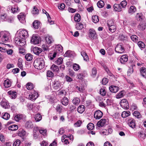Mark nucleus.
Here are the masks:
<instances>
[{
	"label": "nucleus",
	"instance_id": "37",
	"mask_svg": "<svg viewBox=\"0 0 146 146\" xmlns=\"http://www.w3.org/2000/svg\"><path fill=\"white\" fill-rule=\"evenodd\" d=\"M11 11L13 13H15L19 12V9L17 6H15L12 7Z\"/></svg>",
	"mask_w": 146,
	"mask_h": 146
},
{
	"label": "nucleus",
	"instance_id": "2",
	"mask_svg": "<svg viewBox=\"0 0 146 146\" xmlns=\"http://www.w3.org/2000/svg\"><path fill=\"white\" fill-rule=\"evenodd\" d=\"M53 47H54V51L56 52L59 54H62L63 50V48L62 46L60 44L55 45L53 46Z\"/></svg>",
	"mask_w": 146,
	"mask_h": 146
},
{
	"label": "nucleus",
	"instance_id": "63",
	"mask_svg": "<svg viewBox=\"0 0 146 146\" xmlns=\"http://www.w3.org/2000/svg\"><path fill=\"white\" fill-rule=\"evenodd\" d=\"M107 24L108 27L114 25V23L113 20H108L107 22Z\"/></svg>",
	"mask_w": 146,
	"mask_h": 146
},
{
	"label": "nucleus",
	"instance_id": "25",
	"mask_svg": "<svg viewBox=\"0 0 146 146\" xmlns=\"http://www.w3.org/2000/svg\"><path fill=\"white\" fill-rule=\"evenodd\" d=\"M40 26V23L37 21H35L33 23V26L34 28L38 29Z\"/></svg>",
	"mask_w": 146,
	"mask_h": 146
},
{
	"label": "nucleus",
	"instance_id": "38",
	"mask_svg": "<svg viewBox=\"0 0 146 146\" xmlns=\"http://www.w3.org/2000/svg\"><path fill=\"white\" fill-rule=\"evenodd\" d=\"M80 99L77 98H75L72 100V102L74 105H78L80 103Z\"/></svg>",
	"mask_w": 146,
	"mask_h": 146
},
{
	"label": "nucleus",
	"instance_id": "40",
	"mask_svg": "<svg viewBox=\"0 0 146 146\" xmlns=\"http://www.w3.org/2000/svg\"><path fill=\"white\" fill-rule=\"evenodd\" d=\"M109 30L112 33L115 32L116 30V27L114 25L108 27Z\"/></svg>",
	"mask_w": 146,
	"mask_h": 146
},
{
	"label": "nucleus",
	"instance_id": "18",
	"mask_svg": "<svg viewBox=\"0 0 146 146\" xmlns=\"http://www.w3.org/2000/svg\"><path fill=\"white\" fill-rule=\"evenodd\" d=\"M4 86L6 88L10 87L11 85V83L9 79H7L4 82Z\"/></svg>",
	"mask_w": 146,
	"mask_h": 146
},
{
	"label": "nucleus",
	"instance_id": "19",
	"mask_svg": "<svg viewBox=\"0 0 146 146\" xmlns=\"http://www.w3.org/2000/svg\"><path fill=\"white\" fill-rule=\"evenodd\" d=\"M113 8L115 11L120 12L121 11V8L120 4H115L113 5Z\"/></svg>",
	"mask_w": 146,
	"mask_h": 146
},
{
	"label": "nucleus",
	"instance_id": "32",
	"mask_svg": "<svg viewBox=\"0 0 146 146\" xmlns=\"http://www.w3.org/2000/svg\"><path fill=\"white\" fill-rule=\"evenodd\" d=\"M18 128V127L17 125H13L9 126L8 127V129L9 130L14 131L17 130Z\"/></svg>",
	"mask_w": 146,
	"mask_h": 146
},
{
	"label": "nucleus",
	"instance_id": "7",
	"mask_svg": "<svg viewBox=\"0 0 146 146\" xmlns=\"http://www.w3.org/2000/svg\"><path fill=\"white\" fill-rule=\"evenodd\" d=\"M31 50H33L34 53L36 55H39L42 51V49L37 47H34L31 48Z\"/></svg>",
	"mask_w": 146,
	"mask_h": 146
},
{
	"label": "nucleus",
	"instance_id": "30",
	"mask_svg": "<svg viewBox=\"0 0 146 146\" xmlns=\"http://www.w3.org/2000/svg\"><path fill=\"white\" fill-rule=\"evenodd\" d=\"M8 94L10 95L12 99H15L16 97V92L15 91H9L8 92Z\"/></svg>",
	"mask_w": 146,
	"mask_h": 146
},
{
	"label": "nucleus",
	"instance_id": "50",
	"mask_svg": "<svg viewBox=\"0 0 146 146\" xmlns=\"http://www.w3.org/2000/svg\"><path fill=\"white\" fill-rule=\"evenodd\" d=\"M26 87L28 90H31L33 88V85L31 83H28L27 84Z\"/></svg>",
	"mask_w": 146,
	"mask_h": 146
},
{
	"label": "nucleus",
	"instance_id": "26",
	"mask_svg": "<svg viewBox=\"0 0 146 146\" xmlns=\"http://www.w3.org/2000/svg\"><path fill=\"white\" fill-rule=\"evenodd\" d=\"M33 127L32 122L30 121L27 122L25 124V127L27 129H30Z\"/></svg>",
	"mask_w": 146,
	"mask_h": 146
},
{
	"label": "nucleus",
	"instance_id": "22",
	"mask_svg": "<svg viewBox=\"0 0 146 146\" xmlns=\"http://www.w3.org/2000/svg\"><path fill=\"white\" fill-rule=\"evenodd\" d=\"M1 117L5 120H8L10 118V115L7 113H2Z\"/></svg>",
	"mask_w": 146,
	"mask_h": 146
},
{
	"label": "nucleus",
	"instance_id": "10",
	"mask_svg": "<svg viewBox=\"0 0 146 146\" xmlns=\"http://www.w3.org/2000/svg\"><path fill=\"white\" fill-rule=\"evenodd\" d=\"M41 40L40 37H32L31 41L34 44H39Z\"/></svg>",
	"mask_w": 146,
	"mask_h": 146
},
{
	"label": "nucleus",
	"instance_id": "58",
	"mask_svg": "<svg viewBox=\"0 0 146 146\" xmlns=\"http://www.w3.org/2000/svg\"><path fill=\"white\" fill-rule=\"evenodd\" d=\"M22 118V116L20 115H16L14 117L15 120L17 121H18Z\"/></svg>",
	"mask_w": 146,
	"mask_h": 146
},
{
	"label": "nucleus",
	"instance_id": "14",
	"mask_svg": "<svg viewBox=\"0 0 146 146\" xmlns=\"http://www.w3.org/2000/svg\"><path fill=\"white\" fill-rule=\"evenodd\" d=\"M128 60V57L126 55H122L120 58V61L121 64H124Z\"/></svg>",
	"mask_w": 146,
	"mask_h": 146
},
{
	"label": "nucleus",
	"instance_id": "28",
	"mask_svg": "<svg viewBox=\"0 0 146 146\" xmlns=\"http://www.w3.org/2000/svg\"><path fill=\"white\" fill-rule=\"evenodd\" d=\"M0 19L2 21H6L7 19V14L5 13H0Z\"/></svg>",
	"mask_w": 146,
	"mask_h": 146
},
{
	"label": "nucleus",
	"instance_id": "36",
	"mask_svg": "<svg viewBox=\"0 0 146 146\" xmlns=\"http://www.w3.org/2000/svg\"><path fill=\"white\" fill-rule=\"evenodd\" d=\"M136 11V9L134 6H131L130 7L128 12L129 13L132 14Z\"/></svg>",
	"mask_w": 146,
	"mask_h": 146
},
{
	"label": "nucleus",
	"instance_id": "13",
	"mask_svg": "<svg viewBox=\"0 0 146 146\" xmlns=\"http://www.w3.org/2000/svg\"><path fill=\"white\" fill-rule=\"evenodd\" d=\"M53 88L56 90H58L60 88V85L59 82L58 81H55L53 83Z\"/></svg>",
	"mask_w": 146,
	"mask_h": 146
},
{
	"label": "nucleus",
	"instance_id": "48",
	"mask_svg": "<svg viewBox=\"0 0 146 146\" xmlns=\"http://www.w3.org/2000/svg\"><path fill=\"white\" fill-rule=\"evenodd\" d=\"M42 48L44 51H47L49 50V46L45 44L42 45Z\"/></svg>",
	"mask_w": 146,
	"mask_h": 146
},
{
	"label": "nucleus",
	"instance_id": "59",
	"mask_svg": "<svg viewBox=\"0 0 146 146\" xmlns=\"http://www.w3.org/2000/svg\"><path fill=\"white\" fill-rule=\"evenodd\" d=\"M123 91H122L116 96L117 98H119L122 97L123 96Z\"/></svg>",
	"mask_w": 146,
	"mask_h": 146
},
{
	"label": "nucleus",
	"instance_id": "42",
	"mask_svg": "<svg viewBox=\"0 0 146 146\" xmlns=\"http://www.w3.org/2000/svg\"><path fill=\"white\" fill-rule=\"evenodd\" d=\"M133 115L135 117L139 118L141 117V115L140 113L137 111H135L133 113Z\"/></svg>",
	"mask_w": 146,
	"mask_h": 146
},
{
	"label": "nucleus",
	"instance_id": "41",
	"mask_svg": "<svg viewBox=\"0 0 146 146\" xmlns=\"http://www.w3.org/2000/svg\"><path fill=\"white\" fill-rule=\"evenodd\" d=\"M89 33L90 35L91 36H95L96 35V31L93 29H91L89 30Z\"/></svg>",
	"mask_w": 146,
	"mask_h": 146
},
{
	"label": "nucleus",
	"instance_id": "45",
	"mask_svg": "<svg viewBox=\"0 0 146 146\" xmlns=\"http://www.w3.org/2000/svg\"><path fill=\"white\" fill-rule=\"evenodd\" d=\"M35 118L36 121L38 122L41 119L42 117L40 114H38L35 115Z\"/></svg>",
	"mask_w": 146,
	"mask_h": 146
},
{
	"label": "nucleus",
	"instance_id": "49",
	"mask_svg": "<svg viewBox=\"0 0 146 146\" xmlns=\"http://www.w3.org/2000/svg\"><path fill=\"white\" fill-rule=\"evenodd\" d=\"M39 12V10L37 9V8L35 6L34 7L32 11V13L33 14H37Z\"/></svg>",
	"mask_w": 146,
	"mask_h": 146
},
{
	"label": "nucleus",
	"instance_id": "1",
	"mask_svg": "<svg viewBox=\"0 0 146 146\" xmlns=\"http://www.w3.org/2000/svg\"><path fill=\"white\" fill-rule=\"evenodd\" d=\"M33 65L36 69H41L43 68L44 61L42 58H38L34 61Z\"/></svg>",
	"mask_w": 146,
	"mask_h": 146
},
{
	"label": "nucleus",
	"instance_id": "9",
	"mask_svg": "<svg viewBox=\"0 0 146 146\" xmlns=\"http://www.w3.org/2000/svg\"><path fill=\"white\" fill-rule=\"evenodd\" d=\"M0 104L1 106L5 109L8 108L9 106L7 101L5 100H2L0 102Z\"/></svg>",
	"mask_w": 146,
	"mask_h": 146
},
{
	"label": "nucleus",
	"instance_id": "53",
	"mask_svg": "<svg viewBox=\"0 0 146 146\" xmlns=\"http://www.w3.org/2000/svg\"><path fill=\"white\" fill-rule=\"evenodd\" d=\"M146 134L142 131H140L139 133V137L143 139H144L145 137Z\"/></svg>",
	"mask_w": 146,
	"mask_h": 146
},
{
	"label": "nucleus",
	"instance_id": "23",
	"mask_svg": "<svg viewBox=\"0 0 146 146\" xmlns=\"http://www.w3.org/2000/svg\"><path fill=\"white\" fill-rule=\"evenodd\" d=\"M50 69L55 72H58L59 71L58 67L54 64L50 67Z\"/></svg>",
	"mask_w": 146,
	"mask_h": 146
},
{
	"label": "nucleus",
	"instance_id": "62",
	"mask_svg": "<svg viewBox=\"0 0 146 146\" xmlns=\"http://www.w3.org/2000/svg\"><path fill=\"white\" fill-rule=\"evenodd\" d=\"M100 93L103 96H105L106 94L105 90L104 89L101 88L100 90Z\"/></svg>",
	"mask_w": 146,
	"mask_h": 146
},
{
	"label": "nucleus",
	"instance_id": "51",
	"mask_svg": "<svg viewBox=\"0 0 146 146\" xmlns=\"http://www.w3.org/2000/svg\"><path fill=\"white\" fill-rule=\"evenodd\" d=\"M63 59L61 58H58L55 62L58 65H60L62 64L63 62Z\"/></svg>",
	"mask_w": 146,
	"mask_h": 146
},
{
	"label": "nucleus",
	"instance_id": "27",
	"mask_svg": "<svg viewBox=\"0 0 146 146\" xmlns=\"http://www.w3.org/2000/svg\"><path fill=\"white\" fill-rule=\"evenodd\" d=\"M140 71L141 75L144 77H146V68L142 67L140 68Z\"/></svg>",
	"mask_w": 146,
	"mask_h": 146
},
{
	"label": "nucleus",
	"instance_id": "17",
	"mask_svg": "<svg viewBox=\"0 0 146 146\" xmlns=\"http://www.w3.org/2000/svg\"><path fill=\"white\" fill-rule=\"evenodd\" d=\"M28 35V33L25 30H21L19 33V36H27Z\"/></svg>",
	"mask_w": 146,
	"mask_h": 146
},
{
	"label": "nucleus",
	"instance_id": "35",
	"mask_svg": "<svg viewBox=\"0 0 146 146\" xmlns=\"http://www.w3.org/2000/svg\"><path fill=\"white\" fill-rule=\"evenodd\" d=\"M74 21L77 22H79L81 19L80 16L79 14L77 13L75 15L74 17Z\"/></svg>",
	"mask_w": 146,
	"mask_h": 146
},
{
	"label": "nucleus",
	"instance_id": "31",
	"mask_svg": "<svg viewBox=\"0 0 146 146\" xmlns=\"http://www.w3.org/2000/svg\"><path fill=\"white\" fill-rule=\"evenodd\" d=\"M62 104L64 106H66L68 104V100L66 97H64L61 101Z\"/></svg>",
	"mask_w": 146,
	"mask_h": 146
},
{
	"label": "nucleus",
	"instance_id": "3",
	"mask_svg": "<svg viewBox=\"0 0 146 146\" xmlns=\"http://www.w3.org/2000/svg\"><path fill=\"white\" fill-rule=\"evenodd\" d=\"M120 105L121 107L125 109H128L129 108V106L127 100L124 99L121 100L120 102Z\"/></svg>",
	"mask_w": 146,
	"mask_h": 146
},
{
	"label": "nucleus",
	"instance_id": "44",
	"mask_svg": "<svg viewBox=\"0 0 146 146\" xmlns=\"http://www.w3.org/2000/svg\"><path fill=\"white\" fill-rule=\"evenodd\" d=\"M53 52H54L53 54H52V53H50V54H51V55H50V59L51 60H53L54 58H55L56 57V55H59V54H58V53H57L55 51H54Z\"/></svg>",
	"mask_w": 146,
	"mask_h": 146
},
{
	"label": "nucleus",
	"instance_id": "52",
	"mask_svg": "<svg viewBox=\"0 0 146 146\" xmlns=\"http://www.w3.org/2000/svg\"><path fill=\"white\" fill-rule=\"evenodd\" d=\"M138 45L139 47L144 48L145 47V44L142 41H139L138 42Z\"/></svg>",
	"mask_w": 146,
	"mask_h": 146
},
{
	"label": "nucleus",
	"instance_id": "60",
	"mask_svg": "<svg viewBox=\"0 0 146 146\" xmlns=\"http://www.w3.org/2000/svg\"><path fill=\"white\" fill-rule=\"evenodd\" d=\"M82 123V121L81 120H79L74 124V125L76 127H80Z\"/></svg>",
	"mask_w": 146,
	"mask_h": 146
},
{
	"label": "nucleus",
	"instance_id": "15",
	"mask_svg": "<svg viewBox=\"0 0 146 146\" xmlns=\"http://www.w3.org/2000/svg\"><path fill=\"white\" fill-rule=\"evenodd\" d=\"M74 54V53L73 51L68 50L64 54V56L66 57H70L73 56Z\"/></svg>",
	"mask_w": 146,
	"mask_h": 146
},
{
	"label": "nucleus",
	"instance_id": "24",
	"mask_svg": "<svg viewBox=\"0 0 146 146\" xmlns=\"http://www.w3.org/2000/svg\"><path fill=\"white\" fill-rule=\"evenodd\" d=\"M85 107L83 105H80L77 109L78 111L80 113H83L85 110Z\"/></svg>",
	"mask_w": 146,
	"mask_h": 146
},
{
	"label": "nucleus",
	"instance_id": "39",
	"mask_svg": "<svg viewBox=\"0 0 146 146\" xmlns=\"http://www.w3.org/2000/svg\"><path fill=\"white\" fill-rule=\"evenodd\" d=\"M92 20L94 23H96L99 21L98 17L96 15L93 16L92 17Z\"/></svg>",
	"mask_w": 146,
	"mask_h": 146
},
{
	"label": "nucleus",
	"instance_id": "21",
	"mask_svg": "<svg viewBox=\"0 0 146 146\" xmlns=\"http://www.w3.org/2000/svg\"><path fill=\"white\" fill-rule=\"evenodd\" d=\"M19 42H17V44L20 46H23L25 44V40L24 38L21 37H20Z\"/></svg>",
	"mask_w": 146,
	"mask_h": 146
},
{
	"label": "nucleus",
	"instance_id": "20",
	"mask_svg": "<svg viewBox=\"0 0 146 146\" xmlns=\"http://www.w3.org/2000/svg\"><path fill=\"white\" fill-rule=\"evenodd\" d=\"M46 42L48 44H50L53 42L54 40L52 37H45Z\"/></svg>",
	"mask_w": 146,
	"mask_h": 146
},
{
	"label": "nucleus",
	"instance_id": "5",
	"mask_svg": "<svg viewBox=\"0 0 146 146\" xmlns=\"http://www.w3.org/2000/svg\"><path fill=\"white\" fill-rule=\"evenodd\" d=\"M103 115L102 112L100 110L96 111L94 114V117L97 119H100Z\"/></svg>",
	"mask_w": 146,
	"mask_h": 146
},
{
	"label": "nucleus",
	"instance_id": "4",
	"mask_svg": "<svg viewBox=\"0 0 146 146\" xmlns=\"http://www.w3.org/2000/svg\"><path fill=\"white\" fill-rule=\"evenodd\" d=\"M115 50L117 53H122L124 52L125 49L122 45L120 44H118L115 48Z\"/></svg>",
	"mask_w": 146,
	"mask_h": 146
},
{
	"label": "nucleus",
	"instance_id": "16",
	"mask_svg": "<svg viewBox=\"0 0 146 146\" xmlns=\"http://www.w3.org/2000/svg\"><path fill=\"white\" fill-rule=\"evenodd\" d=\"M106 120L105 119H102L99 121L97 123V125L98 127H100L104 126L106 122Z\"/></svg>",
	"mask_w": 146,
	"mask_h": 146
},
{
	"label": "nucleus",
	"instance_id": "56",
	"mask_svg": "<svg viewBox=\"0 0 146 146\" xmlns=\"http://www.w3.org/2000/svg\"><path fill=\"white\" fill-rule=\"evenodd\" d=\"M73 68L75 71H77L80 69V66L76 64H74L73 65Z\"/></svg>",
	"mask_w": 146,
	"mask_h": 146
},
{
	"label": "nucleus",
	"instance_id": "47",
	"mask_svg": "<svg viewBox=\"0 0 146 146\" xmlns=\"http://www.w3.org/2000/svg\"><path fill=\"white\" fill-rule=\"evenodd\" d=\"M94 127V124L92 123H89L87 126V128L88 130H92Z\"/></svg>",
	"mask_w": 146,
	"mask_h": 146
},
{
	"label": "nucleus",
	"instance_id": "6",
	"mask_svg": "<svg viewBox=\"0 0 146 146\" xmlns=\"http://www.w3.org/2000/svg\"><path fill=\"white\" fill-rule=\"evenodd\" d=\"M19 21L22 23H24L25 22V15L24 13H21L18 16Z\"/></svg>",
	"mask_w": 146,
	"mask_h": 146
},
{
	"label": "nucleus",
	"instance_id": "11",
	"mask_svg": "<svg viewBox=\"0 0 146 146\" xmlns=\"http://www.w3.org/2000/svg\"><path fill=\"white\" fill-rule=\"evenodd\" d=\"M129 126L132 128H134L135 126V120L133 119H129L128 121Z\"/></svg>",
	"mask_w": 146,
	"mask_h": 146
},
{
	"label": "nucleus",
	"instance_id": "8",
	"mask_svg": "<svg viewBox=\"0 0 146 146\" xmlns=\"http://www.w3.org/2000/svg\"><path fill=\"white\" fill-rule=\"evenodd\" d=\"M38 97V94L37 92L35 91L33 93L29 95L28 98L32 101L35 100Z\"/></svg>",
	"mask_w": 146,
	"mask_h": 146
},
{
	"label": "nucleus",
	"instance_id": "57",
	"mask_svg": "<svg viewBox=\"0 0 146 146\" xmlns=\"http://www.w3.org/2000/svg\"><path fill=\"white\" fill-rule=\"evenodd\" d=\"M39 131L40 133L42 134L43 135H45L46 132V129H44L42 128H40L39 129Z\"/></svg>",
	"mask_w": 146,
	"mask_h": 146
},
{
	"label": "nucleus",
	"instance_id": "29",
	"mask_svg": "<svg viewBox=\"0 0 146 146\" xmlns=\"http://www.w3.org/2000/svg\"><path fill=\"white\" fill-rule=\"evenodd\" d=\"M130 115V112L129 111H125L123 112L121 114L122 117L125 118Z\"/></svg>",
	"mask_w": 146,
	"mask_h": 146
},
{
	"label": "nucleus",
	"instance_id": "34",
	"mask_svg": "<svg viewBox=\"0 0 146 146\" xmlns=\"http://www.w3.org/2000/svg\"><path fill=\"white\" fill-rule=\"evenodd\" d=\"M136 17L137 20L140 21L142 20L143 16L141 13H139L137 14Z\"/></svg>",
	"mask_w": 146,
	"mask_h": 146
},
{
	"label": "nucleus",
	"instance_id": "55",
	"mask_svg": "<svg viewBox=\"0 0 146 146\" xmlns=\"http://www.w3.org/2000/svg\"><path fill=\"white\" fill-rule=\"evenodd\" d=\"M21 143L19 139L16 140L13 143V146H19Z\"/></svg>",
	"mask_w": 146,
	"mask_h": 146
},
{
	"label": "nucleus",
	"instance_id": "46",
	"mask_svg": "<svg viewBox=\"0 0 146 146\" xmlns=\"http://www.w3.org/2000/svg\"><path fill=\"white\" fill-rule=\"evenodd\" d=\"M26 132L23 130H20L18 133V135L21 137L24 136Z\"/></svg>",
	"mask_w": 146,
	"mask_h": 146
},
{
	"label": "nucleus",
	"instance_id": "61",
	"mask_svg": "<svg viewBox=\"0 0 146 146\" xmlns=\"http://www.w3.org/2000/svg\"><path fill=\"white\" fill-rule=\"evenodd\" d=\"M127 4V2L126 1H122L120 3V4L122 7L124 8L126 6Z\"/></svg>",
	"mask_w": 146,
	"mask_h": 146
},
{
	"label": "nucleus",
	"instance_id": "33",
	"mask_svg": "<svg viewBox=\"0 0 146 146\" xmlns=\"http://www.w3.org/2000/svg\"><path fill=\"white\" fill-rule=\"evenodd\" d=\"M25 58L26 60L27 61H31L33 59L32 55L29 53L26 54L25 56Z\"/></svg>",
	"mask_w": 146,
	"mask_h": 146
},
{
	"label": "nucleus",
	"instance_id": "64",
	"mask_svg": "<svg viewBox=\"0 0 146 146\" xmlns=\"http://www.w3.org/2000/svg\"><path fill=\"white\" fill-rule=\"evenodd\" d=\"M3 36H10V34L7 31H3Z\"/></svg>",
	"mask_w": 146,
	"mask_h": 146
},
{
	"label": "nucleus",
	"instance_id": "54",
	"mask_svg": "<svg viewBox=\"0 0 146 146\" xmlns=\"http://www.w3.org/2000/svg\"><path fill=\"white\" fill-rule=\"evenodd\" d=\"M47 76L48 77H52L54 76V74L50 70H48L47 72Z\"/></svg>",
	"mask_w": 146,
	"mask_h": 146
},
{
	"label": "nucleus",
	"instance_id": "12",
	"mask_svg": "<svg viewBox=\"0 0 146 146\" xmlns=\"http://www.w3.org/2000/svg\"><path fill=\"white\" fill-rule=\"evenodd\" d=\"M109 90L112 92L116 93L119 90V88L118 86H111L110 87Z\"/></svg>",
	"mask_w": 146,
	"mask_h": 146
},
{
	"label": "nucleus",
	"instance_id": "43",
	"mask_svg": "<svg viewBox=\"0 0 146 146\" xmlns=\"http://www.w3.org/2000/svg\"><path fill=\"white\" fill-rule=\"evenodd\" d=\"M98 7L100 8H102L103 7L104 5V2L102 1H99L97 4Z\"/></svg>",
	"mask_w": 146,
	"mask_h": 146
}]
</instances>
